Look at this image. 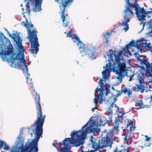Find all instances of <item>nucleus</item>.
<instances>
[{
    "instance_id": "obj_40",
    "label": "nucleus",
    "mask_w": 152,
    "mask_h": 152,
    "mask_svg": "<svg viewBox=\"0 0 152 152\" xmlns=\"http://www.w3.org/2000/svg\"><path fill=\"white\" fill-rule=\"evenodd\" d=\"M81 152H95V150H91L89 151V150H88V151H84L83 150V148L81 147L80 149Z\"/></svg>"
},
{
    "instance_id": "obj_45",
    "label": "nucleus",
    "mask_w": 152,
    "mask_h": 152,
    "mask_svg": "<svg viewBox=\"0 0 152 152\" xmlns=\"http://www.w3.org/2000/svg\"><path fill=\"white\" fill-rule=\"evenodd\" d=\"M148 35L149 37H152V30L148 33Z\"/></svg>"
},
{
    "instance_id": "obj_51",
    "label": "nucleus",
    "mask_w": 152,
    "mask_h": 152,
    "mask_svg": "<svg viewBox=\"0 0 152 152\" xmlns=\"http://www.w3.org/2000/svg\"><path fill=\"white\" fill-rule=\"evenodd\" d=\"M126 149H128V150H129V149H131V147L130 146V147L127 146V148H126Z\"/></svg>"
},
{
    "instance_id": "obj_21",
    "label": "nucleus",
    "mask_w": 152,
    "mask_h": 152,
    "mask_svg": "<svg viewBox=\"0 0 152 152\" xmlns=\"http://www.w3.org/2000/svg\"><path fill=\"white\" fill-rule=\"evenodd\" d=\"M124 137L123 138V140L124 141V143L125 144H128V142L130 140L129 142V144H130L132 142V137L130 136L125 135L124 134Z\"/></svg>"
},
{
    "instance_id": "obj_17",
    "label": "nucleus",
    "mask_w": 152,
    "mask_h": 152,
    "mask_svg": "<svg viewBox=\"0 0 152 152\" xmlns=\"http://www.w3.org/2000/svg\"><path fill=\"white\" fill-rule=\"evenodd\" d=\"M25 1H29L32 4L31 5V7H30L29 6L28 3V4H27L25 7V11H26V13H27L28 14V15H29L30 12L31 10L33 9L34 7V1H33L32 0H25Z\"/></svg>"
},
{
    "instance_id": "obj_49",
    "label": "nucleus",
    "mask_w": 152,
    "mask_h": 152,
    "mask_svg": "<svg viewBox=\"0 0 152 152\" xmlns=\"http://www.w3.org/2000/svg\"><path fill=\"white\" fill-rule=\"evenodd\" d=\"M114 106H115V108H117V110H119V107H118V106L116 104H113Z\"/></svg>"
},
{
    "instance_id": "obj_26",
    "label": "nucleus",
    "mask_w": 152,
    "mask_h": 152,
    "mask_svg": "<svg viewBox=\"0 0 152 152\" xmlns=\"http://www.w3.org/2000/svg\"><path fill=\"white\" fill-rule=\"evenodd\" d=\"M150 45V43H148L146 42H142V45L143 48H148L151 52H152V46H151Z\"/></svg>"
},
{
    "instance_id": "obj_34",
    "label": "nucleus",
    "mask_w": 152,
    "mask_h": 152,
    "mask_svg": "<svg viewBox=\"0 0 152 152\" xmlns=\"http://www.w3.org/2000/svg\"><path fill=\"white\" fill-rule=\"evenodd\" d=\"M137 88L138 91H140L141 93L144 92V89L143 86L141 85H137Z\"/></svg>"
},
{
    "instance_id": "obj_35",
    "label": "nucleus",
    "mask_w": 152,
    "mask_h": 152,
    "mask_svg": "<svg viewBox=\"0 0 152 152\" xmlns=\"http://www.w3.org/2000/svg\"><path fill=\"white\" fill-rule=\"evenodd\" d=\"M142 41H138L135 43V46L138 49H139L140 48V44H141Z\"/></svg>"
},
{
    "instance_id": "obj_20",
    "label": "nucleus",
    "mask_w": 152,
    "mask_h": 152,
    "mask_svg": "<svg viewBox=\"0 0 152 152\" xmlns=\"http://www.w3.org/2000/svg\"><path fill=\"white\" fill-rule=\"evenodd\" d=\"M138 60L140 61L141 64L145 65L146 70L151 65V64L149 63V62L147 61V60L146 59L143 58L142 59H140V58H138Z\"/></svg>"
},
{
    "instance_id": "obj_8",
    "label": "nucleus",
    "mask_w": 152,
    "mask_h": 152,
    "mask_svg": "<svg viewBox=\"0 0 152 152\" xmlns=\"http://www.w3.org/2000/svg\"><path fill=\"white\" fill-rule=\"evenodd\" d=\"M134 10L138 20L141 21L140 25H141L142 24V27L143 28L146 23L145 15L151 13H152V11H146L143 7L141 8L139 7L138 4H136Z\"/></svg>"
},
{
    "instance_id": "obj_48",
    "label": "nucleus",
    "mask_w": 152,
    "mask_h": 152,
    "mask_svg": "<svg viewBox=\"0 0 152 152\" xmlns=\"http://www.w3.org/2000/svg\"><path fill=\"white\" fill-rule=\"evenodd\" d=\"M99 81H100L99 84H100V86H101L102 85V84L103 83V80L100 79Z\"/></svg>"
},
{
    "instance_id": "obj_33",
    "label": "nucleus",
    "mask_w": 152,
    "mask_h": 152,
    "mask_svg": "<svg viewBox=\"0 0 152 152\" xmlns=\"http://www.w3.org/2000/svg\"><path fill=\"white\" fill-rule=\"evenodd\" d=\"M113 152H129V151L128 149H124L121 150H118V148L116 147L114 150Z\"/></svg>"
},
{
    "instance_id": "obj_38",
    "label": "nucleus",
    "mask_w": 152,
    "mask_h": 152,
    "mask_svg": "<svg viewBox=\"0 0 152 152\" xmlns=\"http://www.w3.org/2000/svg\"><path fill=\"white\" fill-rule=\"evenodd\" d=\"M92 129L93 130V132H96L97 133H99V132L100 131V129L97 128H93Z\"/></svg>"
},
{
    "instance_id": "obj_29",
    "label": "nucleus",
    "mask_w": 152,
    "mask_h": 152,
    "mask_svg": "<svg viewBox=\"0 0 152 152\" xmlns=\"http://www.w3.org/2000/svg\"><path fill=\"white\" fill-rule=\"evenodd\" d=\"M134 129H133V128L132 129L131 127L130 128H129V130L128 131V132L126 133H125L124 134L125 135L130 136L132 138V136L133 135L134 133L133 132L134 131Z\"/></svg>"
},
{
    "instance_id": "obj_13",
    "label": "nucleus",
    "mask_w": 152,
    "mask_h": 152,
    "mask_svg": "<svg viewBox=\"0 0 152 152\" xmlns=\"http://www.w3.org/2000/svg\"><path fill=\"white\" fill-rule=\"evenodd\" d=\"M96 49L91 45L87 47L86 49H85L84 53L85 55H87L89 58L91 57L94 53Z\"/></svg>"
},
{
    "instance_id": "obj_10",
    "label": "nucleus",
    "mask_w": 152,
    "mask_h": 152,
    "mask_svg": "<svg viewBox=\"0 0 152 152\" xmlns=\"http://www.w3.org/2000/svg\"><path fill=\"white\" fill-rule=\"evenodd\" d=\"M100 92L99 94H95V97L94 99V102L95 104V107L93 108L92 109V111L93 112L94 111L95 108L97 109L98 106V100L100 99L99 102V103H102L103 101V91L100 88H99L98 86L96 88L95 91V93L96 94L98 92Z\"/></svg>"
},
{
    "instance_id": "obj_39",
    "label": "nucleus",
    "mask_w": 152,
    "mask_h": 152,
    "mask_svg": "<svg viewBox=\"0 0 152 152\" xmlns=\"http://www.w3.org/2000/svg\"><path fill=\"white\" fill-rule=\"evenodd\" d=\"M105 90L106 91L105 94L106 95H107L109 93H110V89L108 88L107 87H106L105 88Z\"/></svg>"
},
{
    "instance_id": "obj_7",
    "label": "nucleus",
    "mask_w": 152,
    "mask_h": 152,
    "mask_svg": "<svg viewBox=\"0 0 152 152\" xmlns=\"http://www.w3.org/2000/svg\"><path fill=\"white\" fill-rule=\"evenodd\" d=\"M58 2L59 1V6L61 11V18L62 19L64 27L67 26L69 22L70 18L68 16V13L66 10V7L69 6L73 0H55Z\"/></svg>"
},
{
    "instance_id": "obj_9",
    "label": "nucleus",
    "mask_w": 152,
    "mask_h": 152,
    "mask_svg": "<svg viewBox=\"0 0 152 152\" xmlns=\"http://www.w3.org/2000/svg\"><path fill=\"white\" fill-rule=\"evenodd\" d=\"M110 54V58L108 59L109 63L106 64V70H104L102 72L103 77L106 80L108 79L110 73L108 72V70L111 68L112 64L111 61L112 60V58L113 57V50L112 49L110 50L109 51Z\"/></svg>"
},
{
    "instance_id": "obj_11",
    "label": "nucleus",
    "mask_w": 152,
    "mask_h": 152,
    "mask_svg": "<svg viewBox=\"0 0 152 152\" xmlns=\"http://www.w3.org/2000/svg\"><path fill=\"white\" fill-rule=\"evenodd\" d=\"M133 17V12L130 11V12H125L124 18L125 20L122 23L121 25L122 26H126V27L124 28V30H125V31L128 30L129 27L128 23L130 21L131 18Z\"/></svg>"
},
{
    "instance_id": "obj_12",
    "label": "nucleus",
    "mask_w": 152,
    "mask_h": 152,
    "mask_svg": "<svg viewBox=\"0 0 152 152\" xmlns=\"http://www.w3.org/2000/svg\"><path fill=\"white\" fill-rule=\"evenodd\" d=\"M124 114V113H123L121 115H118L117 117H115L114 121L115 125L113 127V129L115 130L117 132L119 131V129L118 128L119 127V124L123 122Z\"/></svg>"
},
{
    "instance_id": "obj_25",
    "label": "nucleus",
    "mask_w": 152,
    "mask_h": 152,
    "mask_svg": "<svg viewBox=\"0 0 152 152\" xmlns=\"http://www.w3.org/2000/svg\"><path fill=\"white\" fill-rule=\"evenodd\" d=\"M24 139L21 136H19L17 138V144L20 145L22 147L24 145Z\"/></svg>"
},
{
    "instance_id": "obj_52",
    "label": "nucleus",
    "mask_w": 152,
    "mask_h": 152,
    "mask_svg": "<svg viewBox=\"0 0 152 152\" xmlns=\"http://www.w3.org/2000/svg\"><path fill=\"white\" fill-rule=\"evenodd\" d=\"M22 10H23V14H24L25 13V12H24V9L23 8H22Z\"/></svg>"
},
{
    "instance_id": "obj_4",
    "label": "nucleus",
    "mask_w": 152,
    "mask_h": 152,
    "mask_svg": "<svg viewBox=\"0 0 152 152\" xmlns=\"http://www.w3.org/2000/svg\"><path fill=\"white\" fill-rule=\"evenodd\" d=\"M21 25H23V27H26L28 28L27 33L28 36L27 37V38L29 39L31 43L29 51L32 52L34 56H36L39 50V46L37 37V29H34L33 25L30 24L28 21L26 23L24 21H22L21 23Z\"/></svg>"
},
{
    "instance_id": "obj_16",
    "label": "nucleus",
    "mask_w": 152,
    "mask_h": 152,
    "mask_svg": "<svg viewBox=\"0 0 152 152\" xmlns=\"http://www.w3.org/2000/svg\"><path fill=\"white\" fill-rule=\"evenodd\" d=\"M126 0L127 6L124 10L125 12H130V11L132 12L133 9L135 8L136 6L130 3L129 0Z\"/></svg>"
},
{
    "instance_id": "obj_50",
    "label": "nucleus",
    "mask_w": 152,
    "mask_h": 152,
    "mask_svg": "<svg viewBox=\"0 0 152 152\" xmlns=\"http://www.w3.org/2000/svg\"><path fill=\"white\" fill-rule=\"evenodd\" d=\"M23 16V17H24L26 19V22H27L28 20H27V19L26 15H24Z\"/></svg>"
},
{
    "instance_id": "obj_44",
    "label": "nucleus",
    "mask_w": 152,
    "mask_h": 152,
    "mask_svg": "<svg viewBox=\"0 0 152 152\" xmlns=\"http://www.w3.org/2000/svg\"><path fill=\"white\" fill-rule=\"evenodd\" d=\"M118 137H117L116 136H114V137H113V139L112 140V141H111V142H112V143L113 142H115V141H116V140H117L118 139Z\"/></svg>"
},
{
    "instance_id": "obj_46",
    "label": "nucleus",
    "mask_w": 152,
    "mask_h": 152,
    "mask_svg": "<svg viewBox=\"0 0 152 152\" xmlns=\"http://www.w3.org/2000/svg\"><path fill=\"white\" fill-rule=\"evenodd\" d=\"M129 46H129V44H128L126 45L125 46V47L126 48V49L127 50H128L129 49Z\"/></svg>"
},
{
    "instance_id": "obj_57",
    "label": "nucleus",
    "mask_w": 152,
    "mask_h": 152,
    "mask_svg": "<svg viewBox=\"0 0 152 152\" xmlns=\"http://www.w3.org/2000/svg\"><path fill=\"white\" fill-rule=\"evenodd\" d=\"M143 147L142 146V148H143Z\"/></svg>"
},
{
    "instance_id": "obj_15",
    "label": "nucleus",
    "mask_w": 152,
    "mask_h": 152,
    "mask_svg": "<svg viewBox=\"0 0 152 152\" xmlns=\"http://www.w3.org/2000/svg\"><path fill=\"white\" fill-rule=\"evenodd\" d=\"M35 1V7L33 9L36 12L42 10L41 4L43 0H34Z\"/></svg>"
},
{
    "instance_id": "obj_14",
    "label": "nucleus",
    "mask_w": 152,
    "mask_h": 152,
    "mask_svg": "<svg viewBox=\"0 0 152 152\" xmlns=\"http://www.w3.org/2000/svg\"><path fill=\"white\" fill-rule=\"evenodd\" d=\"M112 121V120L111 116H110L108 121L105 119V118H104L101 117L98 120H97L96 125L98 126H104L107 122H111Z\"/></svg>"
},
{
    "instance_id": "obj_41",
    "label": "nucleus",
    "mask_w": 152,
    "mask_h": 152,
    "mask_svg": "<svg viewBox=\"0 0 152 152\" xmlns=\"http://www.w3.org/2000/svg\"><path fill=\"white\" fill-rule=\"evenodd\" d=\"M135 43L133 41H131L129 44V46H134L135 45Z\"/></svg>"
},
{
    "instance_id": "obj_22",
    "label": "nucleus",
    "mask_w": 152,
    "mask_h": 152,
    "mask_svg": "<svg viewBox=\"0 0 152 152\" xmlns=\"http://www.w3.org/2000/svg\"><path fill=\"white\" fill-rule=\"evenodd\" d=\"M137 104L138 106V108H135L136 109L142 108H148L149 107L148 105H144L142 100H140L137 102Z\"/></svg>"
},
{
    "instance_id": "obj_36",
    "label": "nucleus",
    "mask_w": 152,
    "mask_h": 152,
    "mask_svg": "<svg viewBox=\"0 0 152 152\" xmlns=\"http://www.w3.org/2000/svg\"><path fill=\"white\" fill-rule=\"evenodd\" d=\"M72 29H71L69 31L67 34L66 35V37H72Z\"/></svg>"
},
{
    "instance_id": "obj_2",
    "label": "nucleus",
    "mask_w": 152,
    "mask_h": 152,
    "mask_svg": "<svg viewBox=\"0 0 152 152\" xmlns=\"http://www.w3.org/2000/svg\"><path fill=\"white\" fill-rule=\"evenodd\" d=\"M36 93L35 102L36 104L37 119L34 124V125L36 126L35 132L34 134L35 138L34 139L28 144H26L24 147L22 148L20 152H38V142L40 137H42L43 131V126L45 115H42L39 94H38L37 92Z\"/></svg>"
},
{
    "instance_id": "obj_24",
    "label": "nucleus",
    "mask_w": 152,
    "mask_h": 152,
    "mask_svg": "<svg viewBox=\"0 0 152 152\" xmlns=\"http://www.w3.org/2000/svg\"><path fill=\"white\" fill-rule=\"evenodd\" d=\"M145 78L144 73L140 74L137 77V78L140 83L142 84L144 83V80Z\"/></svg>"
},
{
    "instance_id": "obj_23",
    "label": "nucleus",
    "mask_w": 152,
    "mask_h": 152,
    "mask_svg": "<svg viewBox=\"0 0 152 152\" xmlns=\"http://www.w3.org/2000/svg\"><path fill=\"white\" fill-rule=\"evenodd\" d=\"M26 82L28 84V87L29 89L31 90H34V91H35V90L34 89V88L33 87V84L31 80H30L27 77Z\"/></svg>"
},
{
    "instance_id": "obj_31",
    "label": "nucleus",
    "mask_w": 152,
    "mask_h": 152,
    "mask_svg": "<svg viewBox=\"0 0 152 152\" xmlns=\"http://www.w3.org/2000/svg\"><path fill=\"white\" fill-rule=\"evenodd\" d=\"M123 92L126 94L127 93V95L129 97L130 96V95L132 94V92L130 91V90L124 87L123 89Z\"/></svg>"
},
{
    "instance_id": "obj_19",
    "label": "nucleus",
    "mask_w": 152,
    "mask_h": 152,
    "mask_svg": "<svg viewBox=\"0 0 152 152\" xmlns=\"http://www.w3.org/2000/svg\"><path fill=\"white\" fill-rule=\"evenodd\" d=\"M77 46L80 53H84V50L86 48L85 45L81 41H79V42H77Z\"/></svg>"
},
{
    "instance_id": "obj_56",
    "label": "nucleus",
    "mask_w": 152,
    "mask_h": 152,
    "mask_svg": "<svg viewBox=\"0 0 152 152\" xmlns=\"http://www.w3.org/2000/svg\"><path fill=\"white\" fill-rule=\"evenodd\" d=\"M53 145H54V146H55V145H54V144H53Z\"/></svg>"
},
{
    "instance_id": "obj_1",
    "label": "nucleus",
    "mask_w": 152,
    "mask_h": 152,
    "mask_svg": "<svg viewBox=\"0 0 152 152\" xmlns=\"http://www.w3.org/2000/svg\"><path fill=\"white\" fill-rule=\"evenodd\" d=\"M14 40L16 41L18 48V53L16 55L15 53L13 52V47L9 39H7L6 42L7 43V48L5 49L4 51L3 50L0 53V55L2 60L6 61L9 63H11V66L12 67L17 66L19 68L22 67L21 63H23L25 67L27 72L28 71V68L26 64L25 60L23 47L22 45V41L19 36H18L15 33H13L11 36Z\"/></svg>"
},
{
    "instance_id": "obj_43",
    "label": "nucleus",
    "mask_w": 152,
    "mask_h": 152,
    "mask_svg": "<svg viewBox=\"0 0 152 152\" xmlns=\"http://www.w3.org/2000/svg\"><path fill=\"white\" fill-rule=\"evenodd\" d=\"M113 102L111 104V107H113V104H114V103L116 101H117V98L116 97H115V98H113Z\"/></svg>"
},
{
    "instance_id": "obj_5",
    "label": "nucleus",
    "mask_w": 152,
    "mask_h": 152,
    "mask_svg": "<svg viewBox=\"0 0 152 152\" xmlns=\"http://www.w3.org/2000/svg\"><path fill=\"white\" fill-rule=\"evenodd\" d=\"M115 57V61L113 64V69L118 75L117 78L120 81H122L123 77L127 75V69L126 64L123 62V58H121L122 52H119L118 54L114 55Z\"/></svg>"
},
{
    "instance_id": "obj_27",
    "label": "nucleus",
    "mask_w": 152,
    "mask_h": 152,
    "mask_svg": "<svg viewBox=\"0 0 152 152\" xmlns=\"http://www.w3.org/2000/svg\"><path fill=\"white\" fill-rule=\"evenodd\" d=\"M3 148L5 149L8 150L9 148L6 143L3 141L0 140V148Z\"/></svg>"
},
{
    "instance_id": "obj_18",
    "label": "nucleus",
    "mask_w": 152,
    "mask_h": 152,
    "mask_svg": "<svg viewBox=\"0 0 152 152\" xmlns=\"http://www.w3.org/2000/svg\"><path fill=\"white\" fill-rule=\"evenodd\" d=\"M145 139L144 146L149 147L152 144V137H149L147 135H145Z\"/></svg>"
},
{
    "instance_id": "obj_53",
    "label": "nucleus",
    "mask_w": 152,
    "mask_h": 152,
    "mask_svg": "<svg viewBox=\"0 0 152 152\" xmlns=\"http://www.w3.org/2000/svg\"><path fill=\"white\" fill-rule=\"evenodd\" d=\"M151 101H150V102L151 101H152V96H151Z\"/></svg>"
},
{
    "instance_id": "obj_30",
    "label": "nucleus",
    "mask_w": 152,
    "mask_h": 152,
    "mask_svg": "<svg viewBox=\"0 0 152 152\" xmlns=\"http://www.w3.org/2000/svg\"><path fill=\"white\" fill-rule=\"evenodd\" d=\"M146 72L148 74L149 77H152V62L151 65L146 70Z\"/></svg>"
},
{
    "instance_id": "obj_55",
    "label": "nucleus",
    "mask_w": 152,
    "mask_h": 152,
    "mask_svg": "<svg viewBox=\"0 0 152 152\" xmlns=\"http://www.w3.org/2000/svg\"><path fill=\"white\" fill-rule=\"evenodd\" d=\"M58 152H60V150L59 151H58Z\"/></svg>"
},
{
    "instance_id": "obj_47",
    "label": "nucleus",
    "mask_w": 152,
    "mask_h": 152,
    "mask_svg": "<svg viewBox=\"0 0 152 152\" xmlns=\"http://www.w3.org/2000/svg\"><path fill=\"white\" fill-rule=\"evenodd\" d=\"M4 29L7 31V34L9 35V36H11V34L9 32V31L7 30L6 28H4Z\"/></svg>"
},
{
    "instance_id": "obj_42",
    "label": "nucleus",
    "mask_w": 152,
    "mask_h": 152,
    "mask_svg": "<svg viewBox=\"0 0 152 152\" xmlns=\"http://www.w3.org/2000/svg\"><path fill=\"white\" fill-rule=\"evenodd\" d=\"M11 152H19V151L17 148L14 147L12 150Z\"/></svg>"
},
{
    "instance_id": "obj_28",
    "label": "nucleus",
    "mask_w": 152,
    "mask_h": 152,
    "mask_svg": "<svg viewBox=\"0 0 152 152\" xmlns=\"http://www.w3.org/2000/svg\"><path fill=\"white\" fill-rule=\"evenodd\" d=\"M112 34L111 32H107L105 34H103L102 36L106 40V43H107L108 42V39Z\"/></svg>"
},
{
    "instance_id": "obj_32",
    "label": "nucleus",
    "mask_w": 152,
    "mask_h": 152,
    "mask_svg": "<svg viewBox=\"0 0 152 152\" xmlns=\"http://www.w3.org/2000/svg\"><path fill=\"white\" fill-rule=\"evenodd\" d=\"M129 126V128H130L131 127L132 129L133 128V129H134L135 127L133 126V121L131 120H130L129 122H128L126 124V127L128 128Z\"/></svg>"
},
{
    "instance_id": "obj_6",
    "label": "nucleus",
    "mask_w": 152,
    "mask_h": 152,
    "mask_svg": "<svg viewBox=\"0 0 152 152\" xmlns=\"http://www.w3.org/2000/svg\"><path fill=\"white\" fill-rule=\"evenodd\" d=\"M111 138L108 136V134L105 137L100 139H98L97 137L96 138L91 137V140L93 148L95 150L97 151L104 147L110 146L111 147L112 142H111Z\"/></svg>"
},
{
    "instance_id": "obj_54",
    "label": "nucleus",
    "mask_w": 152,
    "mask_h": 152,
    "mask_svg": "<svg viewBox=\"0 0 152 152\" xmlns=\"http://www.w3.org/2000/svg\"><path fill=\"white\" fill-rule=\"evenodd\" d=\"M96 58V57H94V58H92V59H91V60H92L93 59H95Z\"/></svg>"
},
{
    "instance_id": "obj_37",
    "label": "nucleus",
    "mask_w": 152,
    "mask_h": 152,
    "mask_svg": "<svg viewBox=\"0 0 152 152\" xmlns=\"http://www.w3.org/2000/svg\"><path fill=\"white\" fill-rule=\"evenodd\" d=\"M72 38V39H75L76 41H78V42H79V41H81L80 40L79 37L76 35H74Z\"/></svg>"
},
{
    "instance_id": "obj_58",
    "label": "nucleus",
    "mask_w": 152,
    "mask_h": 152,
    "mask_svg": "<svg viewBox=\"0 0 152 152\" xmlns=\"http://www.w3.org/2000/svg\"><path fill=\"white\" fill-rule=\"evenodd\" d=\"M109 134H110V133Z\"/></svg>"
},
{
    "instance_id": "obj_3",
    "label": "nucleus",
    "mask_w": 152,
    "mask_h": 152,
    "mask_svg": "<svg viewBox=\"0 0 152 152\" xmlns=\"http://www.w3.org/2000/svg\"><path fill=\"white\" fill-rule=\"evenodd\" d=\"M89 121L82 128V130H79L76 132H73L71 134V138H67L64 139L62 142H60L58 144L59 148H61L60 152H68V149L70 143L72 144L74 146L78 147L83 145L84 142V140L88 132H91L92 129L91 127L94 126L96 124L94 121L92 122L91 124L89 125Z\"/></svg>"
}]
</instances>
